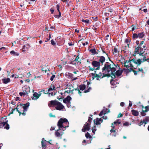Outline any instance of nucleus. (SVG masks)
Masks as SVG:
<instances>
[{
    "label": "nucleus",
    "mask_w": 149,
    "mask_h": 149,
    "mask_svg": "<svg viewBox=\"0 0 149 149\" xmlns=\"http://www.w3.org/2000/svg\"><path fill=\"white\" fill-rule=\"evenodd\" d=\"M92 65L95 68H96L94 72L91 73L92 78L94 79L96 78V79L97 80H100V79L104 77L112 74L113 72L116 70L115 66L113 63L110 64L109 63L106 62L102 69V72L98 70L100 69V62L94 61L92 62Z\"/></svg>",
    "instance_id": "obj_1"
},
{
    "label": "nucleus",
    "mask_w": 149,
    "mask_h": 149,
    "mask_svg": "<svg viewBox=\"0 0 149 149\" xmlns=\"http://www.w3.org/2000/svg\"><path fill=\"white\" fill-rule=\"evenodd\" d=\"M57 125L58 129L56 131L55 135L58 138L61 139L64 134L63 132L69 127V122L66 118H61L58 121Z\"/></svg>",
    "instance_id": "obj_2"
},
{
    "label": "nucleus",
    "mask_w": 149,
    "mask_h": 149,
    "mask_svg": "<svg viewBox=\"0 0 149 149\" xmlns=\"http://www.w3.org/2000/svg\"><path fill=\"white\" fill-rule=\"evenodd\" d=\"M134 52V56H135L136 54H139V56H141L140 58L133 60L134 62L137 65H139L141 63L149 59V58H146V55L147 53L145 52V49H143L142 47L139 46L136 47V46H135Z\"/></svg>",
    "instance_id": "obj_3"
},
{
    "label": "nucleus",
    "mask_w": 149,
    "mask_h": 149,
    "mask_svg": "<svg viewBox=\"0 0 149 149\" xmlns=\"http://www.w3.org/2000/svg\"><path fill=\"white\" fill-rule=\"evenodd\" d=\"M48 105L49 107L52 106L55 107L57 110L61 111L64 108V106L60 102L58 101L52 100L48 103Z\"/></svg>",
    "instance_id": "obj_4"
},
{
    "label": "nucleus",
    "mask_w": 149,
    "mask_h": 149,
    "mask_svg": "<svg viewBox=\"0 0 149 149\" xmlns=\"http://www.w3.org/2000/svg\"><path fill=\"white\" fill-rule=\"evenodd\" d=\"M127 61H124L122 63V65L123 66L127 68L128 70H131L133 68L132 63L133 62L135 63L133 61V60Z\"/></svg>",
    "instance_id": "obj_5"
},
{
    "label": "nucleus",
    "mask_w": 149,
    "mask_h": 149,
    "mask_svg": "<svg viewBox=\"0 0 149 149\" xmlns=\"http://www.w3.org/2000/svg\"><path fill=\"white\" fill-rule=\"evenodd\" d=\"M3 127L6 130H8L9 128V126L7 123V121L4 122L3 118H0V128Z\"/></svg>",
    "instance_id": "obj_6"
},
{
    "label": "nucleus",
    "mask_w": 149,
    "mask_h": 149,
    "mask_svg": "<svg viewBox=\"0 0 149 149\" xmlns=\"http://www.w3.org/2000/svg\"><path fill=\"white\" fill-rule=\"evenodd\" d=\"M115 71L113 72L112 74L108 75L107 76H111L112 79H114L116 78V76L118 77L121 75L122 73V71L121 70H118L116 72H115Z\"/></svg>",
    "instance_id": "obj_7"
},
{
    "label": "nucleus",
    "mask_w": 149,
    "mask_h": 149,
    "mask_svg": "<svg viewBox=\"0 0 149 149\" xmlns=\"http://www.w3.org/2000/svg\"><path fill=\"white\" fill-rule=\"evenodd\" d=\"M30 103L29 102H28L26 104H23L22 105V107L23 108V112L24 113H22V114L24 115L25 116L26 115V113H25V112L27 111V109L29 108V106Z\"/></svg>",
    "instance_id": "obj_8"
},
{
    "label": "nucleus",
    "mask_w": 149,
    "mask_h": 149,
    "mask_svg": "<svg viewBox=\"0 0 149 149\" xmlns=\"http://www.w3.org/2000/svg\"><path fill=\"white\" fill-rule=\"evenodd\" d=\"M41 143L43 149H45L47 147V143H49L50 144H52L49 142L44 140V138H43L42 139Z\"/></svg>",
    "instance_id": "obj_9"
},
{
    "label": "nucleus",
    "mask_w": 149,
    "mask_h": 149,
    "mask_svg": "<svg viewBox=\"0 0 149 149\" xmlns=\"http://www.w3.org/2000/svg\"><path fill=\"white\" fill-rule=\"evenodd\" d=\"M90 123L86 122V124L83 126L82 129V131L83 132H85L86 131H88L90 130Z\"/></svg>",
    "instance_id": "obj_10"
},
{
    "label": "nucleus",
    "mask_w": 149,
    "mask_h": 149,
    "mask_svg": "<svg viewBox=\"0 0 149 149\" xmlns=\"http://www.w3.org/2000/svg\"><path fill=\"white\" fill-rule=\"evenodd\" d=\"M41 94V93L39 94L36 92H34L33 94V97H32V99L35 100H37V99L39 98Z\"/></svg>",
    "instance_id": "obj_11"
},
{
    "label": "nucleus",
    "mask_w": 149,
    "mask_h": 149,
    "mask_svg": "<svg viewBox=\"0 0 149 149\" xmlns=\"http://www.w3.org/2000/svg\"><path fill=\"white\" fill-rule=\"evenodd\" d=\"M109 110L105 108L104 107V109L103 110H102L100 112V113L99 114V116H102L103 114H106L107 113L110 112Z\"/></svg>",
    "instance_id": "obj_12"
},
{
    "label": "nucleus",
    "mask_w": 149,
    "mask_h": 149,
    "mask_svg": "<svg viewBox=\"0 0 149 149\" xmlns=\"http://www.w3.org/2000/svg\"><path fill=\"white\" fill-rule=\"evenodd\" d=\"M69 90H67L66 91V92L68 93H73V91L74 90H75L76 91H77L78 92V93L80 95V96H81V91L79 89V88H77L76 89H73L72 90H71L70 89H71V88L70 87L69 88Z\"/></svg>",
    "instance_id": "obj_13"
},
{
    "label": "nucleus",
    "mask_w": 149,
    "mask_h": 149,
    "mask_svg": "<svg viewBox=\"0 0 149 149\" xmlns=\"http://www.w3.org/2000/svg\"><path fill=\"white\" fill-rule=\"evenodd\" d=\"M99 62H100V64L101 63L102 65L103 63L105 61V58L103 56H100L99 57Z\"/></svg>",
    "instance_id": "obj_14"
},
{
    "label": "nucleus",
    "mask_w": 149,
    "mask_h": 149,
    "mask_svg": "<svg viewBox=\"0 0 149 149\" xmlns=\"http://www.w3.org/2000/svg\"><path fill=\"white\" fill-rule=\"evenodd\" d=\"M2 81L3 83L6 84L10 82V79L9 78L4 79H2Z\"/></svg>",
    "instance_id": "obj_15"
},
{
    "label": "nucleus",
    "mask_w": 149,
    "mask_h": 149,
    "mask_svg": "<svg viewBox=\"0 0 149 149\" xmlns=\"http://www.w3.org/2000/svg\"><path fill=\"white\" fill-rule=\"evenodd\" d=\"M132 114L135 116H137L139 114V112L138 111L134 109L132 110Z\"/></svg>",
    "instance_id": "obj_16"
},
{
    "label": "nucleus",
    "mask_w": 149,
    "mask_h": 149,
    "mask_svg": "<svg viewBox=\"0 0 149 149\" xmlns=\"http://www.w3.org/2000/svg\"><path fill=\"white\" fill-rule=\"evenodd\" d=\"M94 122L95 124L96 125L100 124V121L99 118H97L96 119L94 120Z\"/></svg>",
    "instance_id": "obj_17"
},
{
    "label": "nucleus",
    "mask_w": 149,
    "mask_h": 149,
    "mask_svg": "<svg viewBox=\"0 0 149 149\" xmlns=\"http://www.w3.org/2000/svg\"><path fill=\"white\" fill-rule=\"evenodd\" d=\"M113 54L116 57H117L118 56V52L117 51V49L116 48H114V49Z\"/></svg>",
    "instance_id": "obj_18"
},
{
    "label": "nucleus",
    "mask_w": 149,
    "mask_h": 149,
    "mask_svg": "<svg viewBox=\"0 0 149 149\" xmlns=\"http://www.w3.org/2000/svg\"><path fill=\"white\" fill-rule=\"evenodd\" d=\"M111 125H112L111 126V127L112 128V129L110 130V132L111 133H112V132H114L115 133V132H116V130L114 129L115 126L113 125V123H112Z\"/></svg>",
    "instance_id": "obj_19"
},
{
    "label": "nucleus",
    "mask_w": 149,
    "mask_h": 149,
    "mask_svg": "<svg viewBox=\"0 0 149 149\" xmlns=\"http://www.w3.org/2000/svg\"><path fill=\"white\" fill-rule=\"evenodd\" d=\"M130 43V41L128 39H126L125 40V43L127 45V48L129 47V45Z\"/></svg>",
    "instance_id": "obj_20"
},
{
    "label": "nucleus",
    "mask_w": 149,
    "mask_h": 149,
    "mask_svg": "<svg viewBox=\"0 0 149 149\" xmlns=\"http://www.w3.org/2000/svg\"><path fill=\"white\" fill-rule=\"evenodd\" d=\"M10 53L11 54V55L14 56H18L19 55V53H17L13 50L11 51Z\"/></svg>",
    "instance_id": "obj_21"
},
{
    "label": "nucleus",
    "mask_w": 149,
    "mask_h": 149,
    "mask_svg": "<svg viewBox=\"0 0 149 149\" xmlns=\"http://www.w3.org/2000/svg\"><path fill=\"white\" fill-rule=\"evenodd\" d=\"M79 87L80 90L83 91L86 88V86L84 84L81 85L79 86Z\"/></svg>",
    "instance_id": "obj_22"
},
{
    "label": "nucleus",
    "mask_w": 149,
    "mask_h": 149,
    "mask_svg": "<svg viewBox=\"0 0 149 149\" xmlns=\"http://www.w3.org/2000/svg\"><path fill=\"white\" fill-rule=\"evenodd\" d=\"M143 120L144 122V123L145 125H144V126L145 124H146L149 121V118L148 117L146 118L145 119Z\"/></svg>",
    "instance_id": "obj_23"
},
{
    "label": "nucleus",
    "mask_w": 149,
    "mask_h": 149,
    "mask_svg": "<svg viewBox=\"0 0 149 149\" xmlns=\"http://www.w3.org/2000/svg\"><path fill=\"white\" fill-rule=\"evenodd\" d=\"M90 51L93 54H97V52H96V50L95 49H91L90 50Z\"/></svg>",
    "instance_id": "obj_24"
},
{
    "label": "nucleus",
    "mask_w": 149,
    "mask_h": 149,
    "mask_svg": "<svg viewBox=\"0 0 149 149\" xmlns=\"http://www.w3.org/2000/svg\"><path fill=\"white\" fill-rule=\"evenodd\" d=\"M85 136L87 139H91L92 138V136H91L89 134L88 132L85 134Z\"/></svg>",
    "instance_id": "obj_25"
},
{
    "label": "nucleus",
    "mask_w": 149,
    "mask_h": 149,
    "mask_svg": "<svg viewBox=\"0 0 149 149\" xmlns=\"http://www.w3.org/2000/svg\"><path fill=\"white\" fill-rule=\"evenodd\" d=\"M16 109L17 111L19 113V115L20 116L21 114V113L20 111L17 109V107H16L15 109H11V110L13 111L12 112H11V113H13V112Z\"/></svg>",
    "instance_id": "obj_26"
},
{
    "label": "nucleus",
    "mask_w": 149,
    "mask_h": 149,
    "mask_svg": "<svg viewBox=\"0 0 149 149\" xmlns=\"http://www.w3.org/2000/svg\"><path fill=\"white\" fill-rule=\"evenodd\" d=\"M52 87H50L48 90V91L49 92H50L52 91L53 90H55V87L53 85H52Z\"/></svg>",
    "instance_id": "obj_27"
},
{
    "label": "nucleus",
    "mask_w": 149,
    "mask_h": 149,
    "mask_svg": "<svg viewBox=\"0 0 149 149\" xmlns=\"http://www.w3.org/2000/svg\"><path fill=\"white\" fill-rule=\"evenodd\" d=\"M24 89H26V93H28L30 92L29 87L27 86H24Z\"/></svg>",
    "instance_id": "obj_28"
},
{
    "label": "nucleus",
    "mask_w": 149,
    "mask_h": 149,
    "mask_svg": "<svg viewBox=\"0 0 149 149\" xmlns=\"http://www.w3.org/2000/svg\"><path fill=\"white\" fill-rule=\"evenodd\" d=\"M144 36V34L142 32L141 33H139L138 34V37L140 38H143Z\"/></svg>",
    "instance_id": "obj_29"
},
{
    "label": "nucleus",
    "mask_w": 149,
    "mask_h": 149,
    "mask_svg": "<svg viewBox=\"0 0 149 149\" xmlns=\"http://www.w3.org/2000/svg\"><path fill=\"white\" fill-rule=\"evenodd\" d=\"M131 123H130L127 122H126L124 123L123 125L125 126H128L129 125H131Z\"/></svg>",
    "instance_id": "obj_30"
},
{
    "label": "nucleus",
    "mask_w": 149,
    "mask_h": 149,
    "mask_svg": "<svg viewBox=\"0 0 149 149\" xmlns=\"http://www.w3.org/2000/svg\"><path fill=\"white\" fill-rule=\"evenodd\" d=\"M59 15H56L54 16V17L56 18H58L61 17V13L60 12H59Z\"/></svg>",
    "instance_id": "obj_31"
},
{
    "label": "nucleus",
    "mask_w": 149,
    "mask_h": 149,
    "mask_svg": "<svg viewBox=\"0 0 149 149\" xmlns=\"http://www.w3.org/2000/svg\"><path fill=\"white\" fill-rule=\"evenodd\" d=\"M120 122L118 120H117L115 121L113 123V124L115 125L117 124H120Z\"/></svg>",
    "instance_id": "obj_32"
},
{
    "label": "nucleus",
    "mask_w": 149,
    "mask_h": 149,
    "mask_svg": "<svg viewBox=\"0 0 149 149\" xmlns=\"http://www.w3.org/2000/svg\"><path fill=\"white\" fill-rule=\"evenodd\" d=\"M81 21L87 24H88L89 23V20H85L84 19H82Z\"/></svg>",
    "instance_id": "obj_33"
},
{
    "label": "nucleus",
    "mask_w": 149,
    "mask_h": 149,
    "mask_svg": "<svg viewBox=\"0 0 149 149\" xmlns=\"http://www.w3.org/2000/svg\"><path fill=\"white\" fill-rule=\"evenodd\" d=\"M132 37L133 38H137L138 37V35L136 33H134Z\"/></svg>",
    "instance_id": "obj_34"
},
{
    "label": "nucleus",
    "mask_w": 149,
    "mask_h": 149,
    "mask_svg": "<svg viewBox=\"0 0 149 149\" xmlns=\"http://www.w3.org/2000/svg\"><path fill=\"white\" fill-rule=\"evenodd\" d=\"M146 112L145 111L143 110L141 112V115L143 116H144L146 115Z\"/></svg>",
    "instance_id": "obj_35"
},
{
    "label": "nucleus",
    "mask_w": 149,
    "mask_h": 149,
    "mask_svg": "<svg viewBox=\"0 0 149 149\" xmlns=\"http://www.w3.org/2000/svg\"><path fill=\"white\" fill-rule=\"evenodd\" d=\"M131 27H132V31H134L135 29H137L136 26H134V25H132L131 26Z\"/></svg>",
    "instance_id": "obj_36"
},
{
    "label": "nucleus",
    "mask_w": 149,
    "mask_h": 149,
    "mask_svg": "<svg viewBox=\"0 0 149 149\" xmlns=\"http://www.w3.org/2000/svg\"><path fill=\"white\" fill-rule=\"evenodd\" d=\"M65 99H66V100H67L68 101L70 102V100L71 99V97L70 96H67L66 98Z\"/></svg>",
    "instance_id": "obj_37"
},
{
    "label": "nucleus",
    "mask_w": 149,
    "mask_h": 149,
    "mask_svg": "<svg viewBox=\"0 0 149 149\" xmlns=\"http://www.w3.org/2000/svg\"><path fill=\"white\" fill-rule=\"evenodd\" d=\"M65 99H66V100H67L68 101L70 102V100L71 99V97L70 96H67L66 98Z\"/></svg>",
    "instance_id": "obj_38"
},
{
    "label": "nucleus",
    "mask_w": 149,
    "mask_h": 149,
    "mask_svg": "<svg viewBox=\"0 0 149 149\" xmlns=\"http://www.w3.org/2000/svg\"><path fill=\"white\" fill-rule=\"evenodd\" d=\"M144 42L143 41H141L138 46L140 47H142V46L143 45V43H144Z\"/></svg>",
    "instance_id": "obj_39"
},
{
    "label": "nucleus",
    "mask_w": 149,
    "mask_h": 149,
    "mask_svg": "<svg viewBox=\"0 0 149 149\" xmlns=\"http://www.w3.org/2000/svg\"><path fill=\"white\" fill-rule=\"evenodd\" d=\"M143 123H144V122L143 120H141V121L140 122V123L138 124V125H139V126H141L142 125H143Z\"/></svg>",
    "instance_id": "obj_40"
},
{
    "label": "nucleus",
    "mask_w": 149,
    "mask_h": 149,
    "mask_svg": "<svg viewBox=\"0 0 149 149\" xmlns=\"http://www.w3.org/2000/svg\"><path fill=\"white\" fill-rule=\"evenodd\" d=\"M145 111L146 112L148 111L149 110V106H147L145 107Z\"/></svg>",
    "instance_id": "obj_41"
},
{
    "label": "nucleus",
    "mask_w": 149,
    "mask_h": 149,
    "mask_svg": "<svg viewBox=\"0 0 149 149\" xmlns=\"http://www.w3.org/2000/svg\"><path fill=\"white\" fill-rule=\"evenodd\" d=\"M89 69L90 70H95V69L94 67H91L90 66H89Z\"/></svg>",
    "instance_id": "obj_42"
},
{
    "label": "nucleus",
    "mask_w": 149,
    "mask_h": 149,
    "mask_svg": "<svg viewBox=\"0 0 149 149\" xmlns=\"http://www.w3.org/2000/svg\"><path fill=\"white\" fill-rule=\"evenodd\" d=\"M55 75H53L50 78V80L51 81H52L53 80L54 78L55 77Z\"/></svg>",
    "instance_id": "obj_43"
},
{
    "label": "nucleus",
    "mask_w": 149,
    "mask_h": 149,
    "mask_svg": "<svg viewBox=\"0 0 149 149\" xmlns=\"http://www.w3.org/2000/svg\"><path fill=\"white\" fill-rule=\"evenodd\" d=\"M51 44L53 45H55L56 44V43L53 40H51Z\"/></svg>",
    "instance_id": "obj_44"
},
{
    "label": "nucleus",
    "mask_w": 149,
    "mask_h": 149,
    "mask_svg": "<svg viewBox=\"0 0 149 149\" xmlns=\"http://www.w3.org/2000/svg\"><path fill=\"white\" fill-rule=\"evenodd\" d=\"M92 120V118L91 117H89L88 120L87 122H88V123H91V122Z\"/></svg>",
    "instance_id": "obj_45"
},
{
    "label": "nucleus",
    "mask_w": 149,
    "mask_h": 149,
    "mask_svg": "<svg viewBox=\"0 0 149 149\" xmlns=\"http://www.w3.org/2000/svg\"><path fill=\"white\" fill-rule=\"evenodd\" d=\"M138 72H141L142 73H143V69H142V68H139L138 69V70L137 71Z\"/></svg>",
    "instance_id": "obj_46"
},
{
    "label": "nucleus",
    "mask_w": 149,
    "mask_h": 149,
    "mask_svg": "<svg viewBox=\"0 0 149 149\" xmlns=\"http://www.w3.org/2000/svg\"><path fill=\"white\" fill-rule=\"evenodd\" d=\"M63 102L64 103H65V104H66L68 103V102H69L67 100H66V99H65V98L63 100Z\"/></svg>",
    "instance_id": "obj_47"
},
{
    "label": "nucleus",
    "mask_w": 149,
    "mask_h": 149,
    "mask_svg": "<svg viewBox=\"0 0 149 149\" xmlns=\"http://www.w3.org/2000/svg\"><path fill=\"white\" fill-rule=\"evenodd\" d=\"M79 57L78 56H77L76 57V58L75 59V61H76L78 62H79V61L78 60L79 59Z\"/></svg>",
    "instance_id": "obj_48"
},
{
    "label": "nucleus",
    "mask_w": 149,
    "mask_h": 149,
    "mask_svg": "<svg viewBox=\"0 0 149 149\" xmlns=\"http://www.w3.org/2000/svg\"><path fill=\"white\" fill-rule=\"evenodd\" d=\"M67 105V106L68 107H70V102H69L68 103L66 104Z\"/></svg>",
    "instance_id": "obj_49"
},
{
    "label": "nucleus",
    "mask_w": 149,
    "mask_h": 149,
    "mask_svg": "<svg viewBox=\"0 0 149 149\" xmlns=\"http://www.w3.org/2000/svg\"><path fill=\"white\" fill-rule=\"evenodd\" d=\"M91 89V88H89L88 89L85 90L84 91V93H86L87 92H88L90 91V89Z\"/></svg>",
    "instance_id": "obj_50"
},
{
    "label": "nucleus",
    "mask_w": 149,
    "mask_h": 149,
    "mask_svg": "<svg viewBox=\"0 0 149 149\" xmlns=\"http://www.w3.org/2000/svg\"><path fill=\"white\" fill-rule=\"evenodd\" d=\"M56 8L57 10H58V12H60V11L59 10V6L58 4L57 5V6H56Z\"/></svg>",
    "instance_id": "obj_51"
},
{
    "label": "nucleus",
    "mask_w": 149,
    "mask_h": 149,
    "mask_svg": "<svg viewBox=\"0 0 149 149\" xmlns=\"http://www.w3.org/2000/svg\"><path fill=\"white\" fill-rule=\"evenodd\" d=\"M111 135H112L113 136H116V132H115V133L114 132H112V133H111Z\"/></svg>",
    "instance_id": "obj_52"
},
{
    "label": "nucleus",
    "mask_w": 149,
    "mask_h": 149,
    "mask_svg": "<svg viewBox=\"0 0 149 149\" xmlns=\"http://www.w3.org/2000/svg\"><path fill=\"white\" fill-rule=\"evenodd\" d=\"M120 106L121 107H123L125 105V103L124 102H121L120 104Z\"/></svg>",
    "instance_id": "obj_53"
},
{
    "label": "nucleus",
    "mask_w": 149,
    "mask_h": 149,
    "mask_svg": "<svg viewBox=\"0 0 149 149\" xmlns=\"http://www.w3.org/2000/svg\"><path fill=\"white\" fill-rule=\"evenodd\" d=\"M49 116L51 117H55V115H53L51 113H50L49 114Z\"/></svg>",
    "instance_id": "obj_54"
},
{
    "label": "nucleus",
    "mask_w": 149,
    "mask_h": 149,
    "mask_svg": "<svg viewBox=\"0 0 149 149\" xmlns=\"http://www.w3.org/2000/svg\"><path fill=\"white\" fill-rule=\"evenodd\" d=\"M108 38H110L109 37V35H107L106 37L105 38V40H107Z\"/></svg>",
    "instance_id": "obj_55"
},
{
    "label": "nucleus",
    "mask_w": 149,
    "mask_h": 149,
    "mask_svg": "<svg viewBox=\"0 0 149 149\" xmlns=\"http://www.w3.org/2000/svg\"><path fill=\"white\" fill-rule=\"evenodd\" d=\"M142 47L143 48V49H145V51L147 49V47L146 45H142Z\"/></svg>",
    "instance_id": "obj_56"
},
{
    "label": "nucleus",
    "mask_w": 149,
    "mask_h": 149,
    "mask_svg": "<svg viewBox=\"0 0 149 149\" xmlns=\"http://www.w3.org/2000/svg\"><path fill=\"white\" fill-rule=\"evenodd\" d=\"M91 140H87L86 141V143H91Z\"/></svg>",
    "instance_id": "obj_57"
},
{
    "label": "nucleus",
    "mask_w": 149,
    "mask_h": 149,
    "mask_svg": "<svg viewBox=\"0 0 149 149\" xmlns=\"http://www.w3.org/2000/svg\"><path fill=\"white\" fill-rule=\"evenodd\" d=\"M129 102H130V103H129V107H131L132 106V103L131 102V101H129Z\"/></svg>",
    "instance_id": "obj_58"
},
{
    "label": "nucleus",
    "mask_w": 149,
    "mask_h": 149,
    "mask_svg": "<svg viewBox=\"0 0 149 149\" xmlns=\"http://www.w3.org/2000/svg\"><path fill=\"white\" fill-rule=\"evenodd\" d=\"M123 114H121V113H119L118 115V118H120V117H121L122 116H123Z\"/></svg>",
    "instance_id": "obj_59"
},
{
    "label": "nucleus",
    "mask_w": 149,
    "mask_h": 149,
    "mask_svg": "<svg viewBox=\"0 0 149 149\" xmlns=\"http://www.w3.org/2000/svg\"><path fill=\"white\" fill-rule=\"evenodd\" d=\"M25 94V93H22V92H20L19 93V94L21 96H22L23 94Z\"/></svg>",
    "instance_id": "obj_60"
},
{
    "label": "nucleus",
    "mask_w": 149,
    "mask_h": 149,
    "mask_svg": "<svg viewBox=\"0 0 149 149\" xmlns=\"http://www.w3.org/2000/svg\"><path fill=\"white\" fill-rule=\"evenodd\" d=\"M102 118H100V119H99V120H100V123H102L103 122V119H102Z\"/></svg>",
    "instance_id": "obj_61"
},
{
    "label": "nucleus",
    "mask_w": 149,
    "mask_h": 149,
    "mask_svg": "<svg viewBox=\"0 0 149 149\" xmlns=\"http://www.w3.org/2000/svg\"><path fill=\"white\" fill-rule=\"evenodd\" d=\"M92 132L93 133H94V134H95V131H96V129H92Z\"/></svg>",
    "instance_id": "obj_62"
},
{
    "label": "nucleus",
    "mask_w": 149,
    "mask_h": 149,
    "mask_svg": "<svg viewBox=\"0 0 149 149\" xmlns=\"http://www.w3.org/2000/svg\"><path fill=\"white\" fill-rule=\"evenodd\" d=\"M55 130V128L54 127H51V128H50V130Z\"/></svg>",
    "instance_id": "obj_63"
},
{
    "label": "nucleus",
    "mask_w": 149,
    "mask_h": 149,
    "mask_svg": "<svg viewBox=\"0 0 149 149\" xmlns=\"http://www.w3.org/2000/svg\"><path fill=\"white\" fill-rule=\"evenodd\" d=\"M103 119H107V116H104L102 117Z\"/></svg>",
    "instance_id": "obj_64"
}]
</instances>
